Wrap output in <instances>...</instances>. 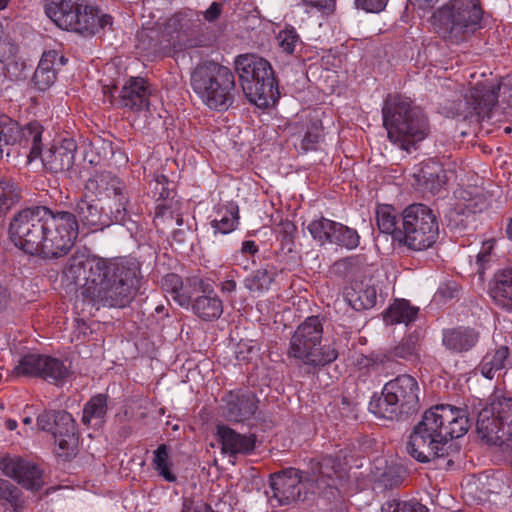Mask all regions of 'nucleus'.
<instances>
[{
    "label": "nucleus",
    "instance_id": "obj_1",
    "mask_svg": "<svg viewBox=\"0 0 512 512\" xmlns=\"http://www.w3.org/2000/svg\"><path fill=\"white\" fill-rule=\"evenodd\" d=\"M135 260L71 256L62 271V281L80 287L78 297L99 309L124 308L133 300L140 281Z\"/></svg>",
    "mask_w": 512,
    "mask_h": 512
},
{
    "label": "nucleus",
    "instance_id": "obj_2",
    "mask_svg": "<svg viewBox=\"0 0 512 512\" xmlns=\"http://www.w3.org/2000/svg\"><path fill=\"white\" fill-rule=\"evenodd\" d=\"M79 234L73 213L44 206L25 208L15 213L8 236L16 248L27 255L56 259L69 253Z\"/></svg>",
    "mask_w": 512,
    "mask_h": 512
},
{
    "label": "nucleus",
    "instance_id": "obj_3",
    "mask_svg": "<svg viewBox=\"0 0 512 512\" xmlns=\"http://www.w3.org/2000/svg\"><path fill=\"white\" fill-rule=\"evenodd\" d=\"M470 425L467 408L449 404L433 406L424 413L410 434L407 453L421 463L445 457L449 442L465 435Z\"/></svg>",
    "mask_w": 512,
    "mask_h": 512
},
{
    "label": "nucleus",
    "instance_id": "obj_4",
    "mask_svg": "<svg viewBox=\"0 0 512 512\" xmlns=\"http://www.w3.org/2000/svg\"><path fill=\"white\" fill-rule=\"evenodd\" d=\"M43 126L34 121L24 127L7 115L0 114V156H3V147L19 144L28 150L27 159L31 163L41 159L43 167L51 173L69 171L74 165L76 142L71 138L53 143L43 151Z\"/></svg>",
    "mask_w": 512,
    "mask_h": 512
},
{
    "label": "nucleus",
    "instance_id": "obj_5",
    "mask_svg": "<svg viewBox=\"0 0 512 512\" xmlns=\"http://www.w3.org/2000/svg\"><path fill=\"white\" fill-rule=\"evenodd\" d=\"M383 127L389 141L411 152L430 133L427 116L413 101L402 94H388L382 106Z\"/></svg>",
    "mask_w": 512,
    "mask_h": 512
},
{
    "label": "nucleus",
    "instance_id": "obj_6",
    "mask_svg": "<svg viewBox=\"0 0 512 512\" xmlns=\"http://www.w3.org/2000/svg\"><path fill=\"white\" fill-rule=\"evenodd\" d=\"M499 98L512 106V72L502 77L497 85L477 83L464 98L441 103L439 112L469 123L490 122L494 120Z\"/></svg>",
    "mask_w": 512,
    "mask_h": 512
},
{
    "label": "nucleus",
    "instance_id": "obj_7",
    "mask_svg": "<svg viewBox=\"0 0 512 512\" xmlns=\"http://www.w3.org/2000/svg\"><path fill=\"white\" fill-rule=\"evenodd\" d=\"M484 15L480 0H449L434 11L433 26L445 42L460 45L485 27Z\"/></svg>",
    "mask_w": 512,
    "mask_h": 512
},
{
    "label": "nucleus",
    "instance_id": "obj_8",
    "mask_svg": "<svg viewBox=\"0 0 512 512\" xmlns=\"http://www.w3.org/2000/svg\"><path fill=\"white\" fill-rule=\"evenodd\" d=\"M190 87L203 105L217 112L228 110L237 94L234 72L214 60L202 61L192 69Z\"/></svg>",
    "mask_w": 512,
    "mask_h": 512
},
{
    "label": "nucleus",
    "instance_id": "obj_9",
    "mask_svg": "<svg viewBox=\"0 0 512 512\" xmlns=\"http://www.w3.org/2000/svg\"><path fill=\"white\" fill-rule=\"evenodd\" d=\"M323 321L310 316L302 322L290 338L288 358L295 360L306 374H315L334 362L338 351L332 344H323Z\"/></svg>",
    "mask_w": 512,
    "mask_h": 512
},
{
    "label": "nucleus",
    "instance_id": "obj_10",
    "mask_svg": "<svg viewBox=\"0 0 512 512\" xmlns=\"http://www.w3.org/2000/svg\"><path fill=\"white\" fill-rule=\"evenodd\" d=\"M234 68L247 99L259 108H267L278 97V82L271 64L254 54L238 55Z\"/></svg>",
    "mask_w": 512,
    "mask_h": 512
},
{
    "label": "nucleus",
    "instance_id": "obj_11",
    "mask_svg": "<svg viewBox=\"0 0 512 512\" xmlns=\"http://www.w3.org/2000/svg\"><path fill=\"white\" fill-rule=\"evenodd\" d=\"M419 385L417 380L408 374L398 375L387 382L380 396H374L368 409L377 418L397 420L402 415H409L418 410Z\"/></svg>",
    "mask_w": 512,
    "mask_h": 512
},
{
    "label": "nucleus",
    "instance_id": "obj_12",
    "mask_svg": "<svg viewBox=\"0 0 512 512\" xmlns=\"http://www.w3.org/2000/svg\"><path fill=\"white\" fill-rule=\"evenodd\" d=\"M46 15L61 29L91 36L99 29L111 27L113 17L93 5H78L72 0H49Z\"/></svg>",
    "mask_w": 512,
    "mask_h": 512
},
{
    "label": "nucleus",
    "instance_id": "obj_13",
    "mask_svg": "<svg viewBox=\"0 0 512 512\" xmlns=\"http://www.w3.org/2000/svg\"><path fill=\"white\" fill-rule=\"evenodd\" d=\"M476 430L487 444L512 450V398L493 395L478 413Z\"/></svg>",
    "mask_w": 512,
    "mask_h": 512
},
{
    "label": "nucleus",
    "instance_id": "obj_14",
    "mask_svg": "<svg viewBox=\"0 0 512 512\" xmlns=\"http://www.w3.org/2000/svg\"><path fill=\"white\" fill-rule=\"evenodd\" d=\"M401 220L400 245L413 251H424L436 243L439 236L437 216L425 204L409 205L403 210Z\"/></svg>",
    "mask_w": 512,
    "mask_h": 512
},
{
    "label": "nucleus",
    "instance_id": "obj_15",
    "mask_svg": "<svg viewBox=\"0 0 512 512\" xmlns=\"http://www.w3.org/2000/svg\"><path fill=\"white\" fill-rule=\"evenodd\" d=\"M164 37L167 39L160 43L154 41L145 48L148 54L172 57L183 50L206 47L210 43V38L201 32V24L181 14H175L168 19Z\"/></svg>",
    "mask_w": 512,
    "mask_h": 512
},
{
    "label": "nucleus",
    "instance_id": "obj_16",
    "mask_svg": "<svg viewBox=\"0 0 512 512\" xmlns=\"http://www.w3.org/2000/svg\"><path fill=\"white\" fill-rule=\"evenodd\" d=\"M88 196L85 192L72 212L77 219L79 230H86V233L101 231L112 224L125 226L130 232L138 230L137 221L126 220L119 209H113L112 205H107L106 209L96 199L87 200Z\"/></svg>",
    "mask_w": 512,
    "mask_h": 512
},
{
    "label": "nucleus",
    "instance_id": "obj_17",
    "mask_svg": "<svg viewBox=\"0 0 512 512\" xmlns=\"http://www.w3.org/2000/svg\"><path fill=\"white\" fill-rule=\"evenodd\" d=\"M85 192L86 195L95 196L98 202L108 200V205L119 209L126 220L136 221L133 216L138 217V213L130 206L126 184L113 173L104 171L93 175L85 184Z\"/></svg>",
    "mask_w": 512,
    "mask_h": 512
},
{
    "label": "nucleus",
    "instance_id": "obj_18",
    "mask_svg": "<svg viewBox=\"0 0 512 512\" xmlns=\"http://www.w3.org/2000/svg\"><path fill=\"white\" fill-rule=\"evenodd\" d=\"M40 430L52 434L58 454L70 457L78 443L77 425L73 416L65 410L43 411L37 417Z\"/></svg>",
    "mask_w": 512,
    "mask_h": 512
},
{
    "label": "nucleus",
    "instance_id": "obj_19",
    "mask_svg": "<svg viewBox=\"0 0 512 512\" xmlns=\"http://www.w3.org/2000/svg\"><path fill=\"white\" fill-rule=\"evenodd\" d=\"M270 502L275 505H289L297 500H304L311 492L309 483L305 479V471L294 467L286 468L270 477Z\"/></svg>",
    "mask_w": 512,
    "mask_h": 512
},
{
    "label": "nucleus",
    "instance_id": "obj_20",
    "mask_svg": "<svg viewBox=\"0 0 512 512\" xmlns=\"http://www.w3.org/2000/svg\"><path fill=\"white\" fill-rule=\"evenodd\" d=\"M344 461L338 455H322L311 458L307 463L305 479L311 493L323 492L325 489H337L343 477Z\"/></svg>",
    "mask_w": 512,
    "mask_h": 512
},
{
    "label": "nucleus",
    "instance_id": "obj_21",
    "mask_svg": "<svg viewBox=\"0 0 512 512\" xmlns=\"http://www.w3.org/2000/svg\"><path fill=\"white\" fill-rule=\"evenodd\" d=\"M12 375L39 377L53 384H61L68 377L69 370L60 359L40 354H27L20 358Z\"/></svg>",
    "mask_w": 512,
    "mask_h": 512
},
{
    "label": "nucleus",
    "instance_id": "obj_22",
    "mask_svg": "<svg viewBox=\"0 0 512 512\" xmlns=\"http://www.w3.org/2000/svg\"><path fill=\"white\" fill-rule=\"evenodd\" d=\"M307 230L320 245L330 244L354 250L360 244V235L356 229L323 216L312 220Z\"/></svg>",
    "mask_w": 512,
    "mask_h": 512
},
{
    "label": "nucleus",
    "instance_id": "obj_23",
    "mask_svg": "<svg viewBox=\"0 0 512 512\" xmlns=\"http://www.w3.org/2000/svg\"><path fill=\"white\" fill-rule=\"evenodd\" d=\"M115 89V86L103 87V94L110 104L132 112H141L149 109L151 90L145 78L130 77L124 83L118 97L114 96Z\"/></svg>",
    "mask_w": 512,
    "mask_h": 512
},
{
    "label": "nucleus",
    "instance_id": "obj_24",
    "mask_svg": "<svg viewBox=\"0 0 512 512\" xmlns=\"http://www.w3.org/2000/svg\"><path fill=\"white\" fill-rule=\"evenodd\" d=\"M221 402L223 417L232 423H246L258 411L257 396L243 389L230 390L222 397Z\"/></svg>",
    "mask_w": 512,
    "mask_h": 512
},
{
    "label": "nucleus",
    "instance_id": "obj_25",
    "mask_svg": "<svg viewBox=\"0 0 512 512\" xmlns=\"http://www.w3.org/2000/svg\"><path fill=\"white\" fill-rule=\"evenodd\" d=\"M207 284L199 275H191L182 279L176 273H168L161 280L163 291L184 309L190 308L194 298L202 292Z\"/></svg>",
    "mask_w": 512,
    "mask_h": 512
},
{
    "label": "nucleus",
    "instance_id": "obj_26",
    "mask_svg": "<svg viewBox=\"0 0 512 512\" xmlns=\"http://www.w3.org/2000/svg\"><path fill=\"white\" fill-rule=\"evenodd\" d=\"M0 468L6 476L28 490L39 491L43 487V471L33 462L20 457H4L0 461Z\"/></svg>",
    "mask_w": 512,
    "mask_h": 512
},
{
    "label": "nucleus",
    "instance_id": "obj_27",
    "mask_svg": "<svg viewBox=\"0 0 512 512\" xmlns=\"http://www.w3.org/2000/svg\"><path fill=\"white\" fill-rule=\"evenodd\" d=\"M453 176V170L431 158L423 161L414 173L417 185L433 195L439 193Z\"/></svg>",
    "mask_w": 512,
    "mask_h": 512
},
{
    "label": "nucleus",
    "instance_id": "obj_28",
    "mask_svg": "<svg viewBox=\"0 0 512 512\" xmlns=\"http://www.w3.org/2000/svg\"><path fill=\"white\" fill-rule=\"evenodd\" d=\"M480 333L470 326H456L442 331V345L453 354L471 351L479 342Z\"/></svg>",
    "mask_w": 512,
    "mask_h": 512
},
{
    "label": "nucleus",
    "instance_id": "obj_29",
    "mask_svg": "<svg viewBox=\"0 0 512 512\" xmlns=\"http://www.w3.org/2000/svg\"><path fill=\"white\" fill-rule=\"evenodd\" d=\"M217 436L222 452L230 456L251 454L256 447L254 434H240L227 425L217 426Z\"/></svg>",
    "mask_w": 512,
    "mask_h": 512
},
{
    "label": "nucleus",
    "instance_id": "obj_30",
    "mask_svg": "<svg viewBox=\"0 0 512 512\" xmlns=\"http://www.w3.org/2000/svg\"><path fill=\"white\" fill-rule=\"evenodd\" d=\"M202 295H197L190 306L191 312L200 320L212 322L218 320L224 310L222 299L217 295L212 285H205Z\"/></svg>",
    "mask_w": 512,
    "mask_h": 512
},
{
    "label": "nucleus",
    "instance_id": "obj_31",
    "mask_svg": "<svg viewBox=\"0 0 512 512\" xmlns=\"http://www.w3.org/2000/svg\"><path fill=\"white\" fill-rule=\"evenodd\" d=\"M344 297L355 311L368 310L376 305L377 290L369 282L354 281L345 288Z\"/></svg>",
    "mask_w": 512,
    "mask_h": 512
},
{
    "label": "nucleus",
    "instance_id": "obj_32",
    "mask_svg": "<svg viewBox=\"0 0 512 512\" xmlns=\"http://www.w3.org/2000/svg\"><path fill=\"white\" fill-rule=\"evenodd\" d=\"M489 294L496 305L512 312V267L494 274L489 284Z\"/></svg>",
    "mask_w": 512,
    "mask_h": 512
},
{
    "label": "nucleus",
    "instance_id": "obj_33",
    "mask_svg": "<svg viewBox=\"0 0 512 512\" xmlns=\"http://www.w3.org/2000/svg\"><path fill=\"white\" fill-rule=\"evenodd\" d=\"M107 412L108 395H94L84 405L82 422L87 427L99 429L106 422Z\"/></svg>",
    "mask_w": 512,
    "mask_h": 512
},
{
    "label": "nucleus",
    "instance_id": "obj_34",
    "mask_svg": "<svg viewBox=\"0 0 512 512\" xmlns=\"http://www.w3.org/2000/svg\"><path fill=\"white\" fill-rule=\"evenodd\" d=\"M239 221L238 206L232 203L222 205L215 211V217L211 221L214 234H229L233 232Z\"/></svg>",
    "mask_w": 512,
    "mask_h": 512
},
{
    "label": "nucleus",
    "instance_id": "obj_35",
    "mask_svg": "<svg viewBox=\"0 0 512 512\" xmlns=\"http://www.w3.org/2000/svg\"><path fill=\"white\" fill-rule=\"evenodd\" d=\"M419 308L412 306L408 300H396L389 306L384 314V321L388 325L414 322L418 316Z\"/></svg>",
    "mask_w": 512,
    "mask_h": 512
},
{
    "label": "nucleus",
    "instance_id": "obj_36",
    "mask_svg": "<svg viewBox=\"0 0 512 512\" xmlns=\"http://www.w3.org/2000/svg\"><path fill=\"white\" fill-rule=\"evenodd\" d=\"M399 215L397 210L389 204H379L376 208V224L380 232L391 235L393 239L399 242L398 231Z\"/></svg>",
    "mask_w": 512,
    "mask_h": 512
},
{
    "label": "nucleus",
    "instance_id": "obj_37",
    "mask_svg": "<svg viewBox=\"0 0 512 512\" xmlns=\"http://www.w3.org/2000/svg\"><path fill=\"white\" fill-rule=\"evenodd\" d=\"M21 198V189L10 177H0V219H2Z\"/></svg>",
    "mask_w": 512,
    "mask_h": 512
},
{
    "label": "nucleus",
    "instance_id": "obj_38",
    "mask_svg": "<svg viewBox=\"0 0 512 512\" xmlns=\"http://www.w3.org/2000/svg\"><path fill=\"white\" fill-rule=\"evenodd\" d=\"M0 506L21 512L25 507L23 492L9 480L0 478Z\"/></svg>",
    "mask_w": 512,
    "mask_h": 512
},
{
    "label": "nucleus",
    "instance_id": "obj_39",
    "mask_svg": "<svg viewBox=\"0 0 512 512\" xmlns=\"http://www.w3.org/2000/svg\"><path fill=\"white\" fill-rule=\"evenodd\" d=\"M152 467L166 482L175 483L177 476L172 471L173 463L170 459L168 447L160 444L153 452Z\"/></svg>",
    "mask_w": 512,
    "mask_h": 512
},
{
    "label": "nucleus",
    "instance_id": "obj_40",
    "mask_svg": "<svg viewBox=\"0 0 512 512\" xmlns=\"http://www.w3.org/2000/svg\"><path fill=\"white\" fill-rule=\"evenodd\" d=\"M508 356L509 349L507 346H501L494 353L486 354L479 366L481 374L487 379H493L496 372L505 367Z\"/></svg>",
    "mask_w": 512,
    "mask_h": 512
},
{
    "label": "nucleus",
    "instance_id": "obj_41",
    "mask_svg": "<svg viewBox=\"0 0 512 512\" xmlns=\"http://www.w3.org/2000/svg\"><path fill=\"white\" fill-rule=\"evenodd\" d=\"M275 274L267 269H258L244 279V286L250 292L263 293L274 281Z\"/></svg>",
    "mask_w": 512,
    "mask_h": 512
},
{
    "label": "nucleus",
    "instance_id": "obj_42",
    "mask_svg": "<svg viewBox=\"0 0 512 512\" xmlns=\"http://www.w3.org/2000/svg\"><path fill=\"white\" fill-rule=\"evenodd\" d=\"M381 512H429V509L415 498H392L383 503Z\"/></svg>",
    "mask_w": 512,
    "mask_h": 512
},
{
    "label": "nucleus",
    "instance_id": "obj_43",
    "mask_svg": "<svg viewBox=\"0 0 512 512\" xmlns=\"http://www.w3.org/2000/svg\"><path fill=\"white\" fill-rule=\"evenodd\" d=\"M407 477V469L399 464L392 462L386 466L380 476V483L387 489H393L403 484Z\"/></svg>",
    "mask_w": 512,
    "mask_h": 512
},
{
    "label": "nucleus",
    "instance_id": "obj_44",
    "mask_svg": "<svg viewBox=\"0 0 512 512\" xmlns=\"http://www.w3.org/2000/svg\"><path fill=\"white\" fill-rule=\"evenodd\" d=\"M392 354L394 357L404 360H413L418 355V340L410 335L397 346L394 347Z\"/></svg>",
    "mask_w": 512,
    "mask_h": 512
},
{
    "label": "nucleus",
    "instance_id": "obj_45",
    "mask_svg": "<svg viewBox=\"0 0 512 512\" xmlns=\"http://www.w3.org/2000/svg\"><path fill=\"white\" fill-rule=\"evenodd\" d=\"M171 182L165 175H158L153 182L150 183L153 197L156 201H167L173 196V189L170 187Z\"/></svg>",
    "mask_w": 512,
    "mask_h": 512
},
{
    "label": "nucleus",
    "instance_id": "obj_46",
    "mask_svg": "<svg viewBox=\"0 0 512 512\" xmlns=\"http://www.w3.org/2000/svg\"><path fill=\"white\" fill-rule=\"evenodd\" d=\"M279 46L287 54H293L297 44L300 42V36L293 26H286L278 34Z\"/></svg>",
    "mask_w": 512,
    "mask_h": 512
},
{
    "label": "nucleus",
    "instance_id": "obj_47",
    "mask_svg": "<svg viewBox=\"0 0 512 512\" xmlns=\"http://www.w3.org/2000/svg\"><path fill=\"white\" fill-rule=\"evenodd\" d=\"M306 13L330 15L335 11L336 0H300Z\"/></svg>",
    "mask_w": 512,
    "mask_h": 512
},
{
    "label": "nucleus",
    "instance_id": "obj_48",
    "mask_svg": "<svg viewBox=\"0 0 512 512\" xmlns=\"http://www.w3.org/2000/svg\"><path fill=\"white\" fill-rule=\"evenodd\" d=\"M321 137V125L314 122L308 128L304 134L301 142V149L304 152L316 150V146Z\"/></svg>",
    "mask_w": 512,
    "mask_h": 512
},
{
    "label": "nucleus",
    "instance_id": "obj_49",
    "mask_svg": "<svg viewBox=\"0 0 512 512\" xmlns=\"http://www.w3.org/2000/svg\"><path fill=\"white\" fill-rule=\"evenodd\" d=\"M34 84L38 90H47L56 80L55 70H35L33 76Z\"/></svg>",
    "mask_w": 512,
    "mask_h": 512
},
{
    "label": "nucleus",
    "instance_id": "obj_50",
    "mask_svg": "<svg viewBox=\"0 0 512 512\" xmlns=\"http://www.w3.org/2000/svg\"><path fill=\"white\" fill-rule=\"evenodd\" d=\"M16 53V47L11 43L10 39L5 35L0 25V62H5Z\"/></svg>",
    "mask_w": 512,
    "mask_h": 512
},
{
    "label": "nucleus",
    "instance_id": "obj_51",
    "mask_svg": "<svg viewBox=\"0 0 512 512\" xmlns=\"http://www.w3.org/2000/svg\"><path fill=\"white\" fill-rule=\"evenodd\" d=\"M389 0H355L357 8L369 13H379L385 9Z\"/></svg>",
    "mask_w": 512,
    "mask_h": 512
},
{
    "label": "nucleus",
    "instance_id": "obj_52",
    "mask_svg": "<svg viewBox=\"0 0 512 512\" xmlns=\"http://www.w3.org/2000/svg\"><path fill=\"white\" fill-rule=\"evenodd\" d=\"M181 512H216L210 505L203 501H195L192 498H184Z\"/></svg>",
    "mask_w": 512,
    "mask_h": 512
},
{
    "label": "nucleus",
    "instance_id": "obj_53",
    "mask_svg": "<svg viewBox=\"0 0 512 512\" xmlns=\"http://www.w3.org/2000/svg\"><path fill=\"white\" fill-rule=\"evenodd\" d=\"M150 34H153V31H150V33L148 32H142L138 35V44H137V48L139 50H141L146 56L150 57V56H153V54H148L147 50L144 49V48H148L150 45L153 44V42H158L160 43L161 40H156L154 39ZM165 39H167V37H164V32L162 33V41H164ZM157 55H154V57H156Z\"/></svg>",
    "mask_w": 512,
    "mask_h": 512
},
{
    "label": "nucleus",
    "instance_id": "obj_54",
    "mask_svg": "<svg viewBox=\"0 0 512 512\" xmlns=\"http://www.w3.org/2000/svg\"><path fill=\"white\" fill-rule=\"evenodd\" d=\"M58 58V53L55 50L46 51L43 53L36 70H55L54 62Z\"/></svg>",
    "mask_w": 512,
    "mask_h": 512
},
{
    "label": "nucleus",
    "instance_id": "obj_55",
    "mask_svg": "<svg viewBox=\"0 0 512 512\" xmlns=\"http://www.w3.org/2000/svg\"><path fill=\"white\" fill-rule=\"evenodd\" d=\"M492 248L493 244L487 242L482 246L480 252L477 254L476 263L479 266V271L485 269V265L490 261Z\"/></svg>",
    "mask_w": 512,
    "mask_h": 512
},
{
    "label": "nucleus",
    "instance_id": "obj_56",
    "mask_svg": "<svg viewBox=\"0 0 512 512\" xmlns=\"http://www.w3.org/2000/svg\"><path fill=\"white\" fill-rule=\"evenodd\" d=\"M222 12V5L218 2H213L209 8L203 13L204 19L208 22H213L219 18Z\"/></svg>",
    "mask_w": 512,
    "mask_h": 512
},
{
    "label": "nucleus",
    "instance_id": "obj_57",
    "mask_svg": "<svg viewBox=\"0 0 512 512\" xmlns=\"http://www.w3.org/2000/svg\"><path fill=\"white\" fill-rule=\"evenodd\" d=\"M259 248L255 241L253 240H245L241 246V253L248 255H255L258 252Z\"/></svg>",
    "mask_w": 512,
    "mask_h": 512
},
{
    "label": "nucleus",
    "instance_id": "obj_58",
    "mask_svg": "<svg viewBox=\"0 0 512 512\" xmlns=\"http://www.w3.org/2000/svg\"><path fill=\"white\" fill-rule=\"evenodd\" d=\"M9 302H10L9 290L0 285V313L8 307Z\"/></svg>",
    "mask_w": 512,
    "mask_h": 512
},
{
    "label": "nucleus",
    "instance_id": "obj_59",
    "mask_svg": "<svg viewBox=\"0 0 512 512\" xmlns=\"http://www.w3.org/2000/svg\"><path fill=\"white\" fill-rule=\"evenodd\" d=\"M165 201L157 204L155 208V218H165L167 214L171 215V207L168 206Z\"/></svg>",
    "mask_w": 512,
    "mask_h": 512
},
{
    "label": "nucleus",
    "instance_id": "obj_60",
    "mask_svg": "<svg viewBox=\"0 0 512 512\" xmlns=\"http://www.w3.org/2000/svg\"><path fill=\"white\" fill-rule=\"evenodd\" d=\"M237 284L233 279H227L221 284L222 292L232 293L236 290Z\"/></svg>",
    "mask_w": 512,
    "mask_h": 512
},
{
    "label": "nucleus",
    "instance_id": "obj_61",
    "mask_svg": "<svg viewBox=\"0 0 512 512\" xmlns=\"http://www.w3.org/2000/svg\"><path fill=\"white\" fill-rule=\"evenodd\" d=\"M416 5L423 10L432 8L438 0H415Z\"/></svg>",
    "mask_w": 512,
    "mask_h": 512
},
{
    "label": "nucleus",
    "instance_id": "obj_62",
    "mask_svg": "<svg viewBox=\"0 0 512 512\" xmlns=\"http://www.w3.org/2000/svg\"><path fill=\"white\" fill-rule=\"evenodd\" d=\"M506 234L507 237L512 240V219H510L509 223L507 224Z\"/></svg>",
    "mask_w": 512,
    "mask_h": 512
},
{
    "label": "nucleus",
    "instance_id": "obj_63",
    "mask_svg": "<svg viewBox=\"0 0 512 512\" xmlns=\"http://www.w3.org/2000/svg\"><path fill=\"white\" fill-rule=\"evenodd\" d=\"M6 426H7V428H8L9 430H14V429H16V427H17V422H16L15 420H11V419H10V420H8V421H7Z\"/></svg>",
    "mask_w": 512,
    "mask_h": 512
},
{
    "label": "nucleus",
    "instance_id": "obj_64",
    "mask_svg": "<svg viewBox=\"0 0 512 512\" xmlns=\"http://www.w3.org/2000/svg\"><path fill=\"white\" fill-rule=\"evenodd\" d=\"M10 0H0V10H3L7 7Z\"/></svg>",
    "mask_w": 512,
    "mask_h": 512
}]
</instances>
